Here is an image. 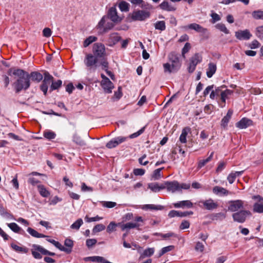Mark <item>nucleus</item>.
Wrapping results in <instances>:
<instances>
[{
	"mask_svg": "<svg viewBox=\"0 0 263 263\" xmlns=\"http://www.w3.org/2000/svg\"><path fill=\"white\" fill-rule=\"evenodd\" d=\"M154 252L155 249L154 248H148L141 253L140 258L143 259L146 257H150L154 254Z\"/></svg>",
	"mask_w": 263,
	"mask_h": 263,
	"instance_id": "nucleus-37",
	"label": "nucleus"
},
{
	"mask_svg": "<svg viewBox=\"0 0 263 263\" xmlns=\"http://www.w3.org/2000/svg\"><path fill=\"white\" fill-rule=\"evenodd\" d=\"M11 248L16 252L22 253H27L29 249L24 246H19L15 243L11 244Z\"/></svg>",
	"mask_w": 263,
	"mask_h": 263,
	"instance_id": "nucleus-32",
	"label": "nucleus"
},
{
	"mask_svg": "<svg viewBox=\"0 0 263 263\" xmlns=\"http://www.w3.org/2000/svg\"><path fill=\"white\" fill-rule=\"evenodd\" d=\"M226 217V214L222 212L213 213L210 215V219L213 221H222Z\"/></svg>",
	"mask_w": 263,
	"mask_h": 263,
	"instance_id": "nucleus-31",
	"label": "nucleus"
},
{
	"mask_svg": "<svg viewBox=\"0 0 263 263\" xmlns=\"http://www.w3.org/2000/svg\"><path fill=\"white\" fill-rule=\"evenodd\" d=\"M154 235L161 236L164 239H166L171 237H177V235L173 232H168L166 234H162L159 233H156L154 234Z\"/></svg>",
	"mask_w": 263,
	"mask_h": 263,
	"instance_id": "nucleus-52",
	"label": "nucleus"
},
{
	"mask_svg": "<svg viewBox=\"0 0 263 263\" xmlns=\"http://www.w3.org/2000/svg\"><path fill=\"white\" fill-rule=\"evenodd\" d=\"M198 205L209 211H213L216 209L218 206L217 202H215L212 198L206 200H200L198 202Z\"/></svg>",
	"mask_w": 263,
	"mask_h": 263,
	"instance_id": "nucleus-7",
	"label": "nucleus"
},
{
	"mask_svg": "<svg viewBox=\"0 0 263 263\" xmlns=\"http://www.w3.org/2000/svg\"><path fill=\"white\" fill-rule=\"evenodd\" d=\"M47 238V241L51 243L52 245H53L56 248L59 249L60 250L62 251H69V250H68L66 249L65 247L63 246L59 242L55 241L54 239H52L50 238H49V237Z\"/></svg>",
	"mask_w": 263,
	"mask_h": 263,
	"instance_id": "nucleus-36",
	"label": "nucleus"
},
{
	"mask_svg": "<svg viewBox=\"0 0 263 263\" xmlns=\"http://www.w3.org/2000/svg\"><path fill=\"white\" fill-rule=\"evenodd\" d=\"M108 19L114 22H119L121 21V18L118 15L116 8L111 7L108 11V14L106 15Z\"/></svg>",
	"mask_w": 263,
	"mask_h": 263,
	"instance_id": "nucleus-19",
	"label": "nucleus"
},
{
	"mask_svg": "<svg viewBox=\"0 0 263 263\" xmlns=\"http://www.w3.org/2000/svg\"><path fill=\"white\" fill-rule=\"evenodd\" d=\"M30 79H31L33 81H35L38 83L43 79V76L39 72L33 71L29 74V80H30Z\"/></svg>",
	"mask_w": 263,
	"mask_h": 263,
	"instance_id": "nucleus-29",
	"label": "nucleus"
},
{
	"mask_svg": "<svg viewBox=\"0 0 263 263\" xmlns=\"http://www.w3.org/2000/svg\"><path fill=\"white\" fill-rule=\"evenodd\" d=\"M12 73L17 78L12 84L16 93H19L23 90H26L29 88L30 80H29V73L27 72L18 68L14 69Z\"/></svg>",
	"mask_w": 263,
	"mask_h": 263,
	"instance_id": "nucleus-2",
	"label": "nucleus"
},
{
	"mask_svg": "<svg viewBox=\"0 0 263 263\" xmlns=\"http://www.w3.org/2000/svg\"><path fill=\"white\" fill-rule=\"evenodd\" d=\"M215 27L220 31L226 34H229V31L226 27L225 25L222 23H218L215 25Z\"/></svg>",
	"mask_w": 263,
	"mask_h": 263,
	"instance_id": "nucleus-54",
	"label": "nucleus"
},
{
	"mask_svg": "<svg viewBox=\"0 0 263 263\" xmlns=\"http://www.w3.org/2000/svg\"><path fill=\"white\" fill-rule=\"evenodd\" d=\"M159 7L161 9L167 11H173L176 10V8L174 6L169 4L168 2L167 1L163 2L159 5Z\"/></svg>",
	"mask_w": 263,
	"mask_h": 263,
	"instance_id": "nucleus-35",
	"label": "nucleus"
},
{
	"mask_svg": "<svg viewBox=\"0 0 263 263\" xmlns=\"http://www.w3.org/2000/svg\"><path fill=\"white\" fill-rule=\"evenodd\" d=\"M168 216L170 218H173L175 217H186V214L184 212H180L176 210H171L168 214Z\"/></svg>",
	"mask_w": 263,
	"mask_h": 263,
	"instance_id": "nucleus-39",
	"label": "nucleus"
},
{
	"mask_svg": "<svg viewBox=\"0 0 263 263\" xmlns=\"http://www.w3.org/2000/svg\"><path fill=\"white\" fill-rule=\"evenodd\" d=\"M101 85L103 88L104 92L106 93H111L112 92V90L114 88V84L109 79L106 81H102L101 82Z\"/></svg>",
	"mask_w": 263,
	"mask_h": 263,
	"instance_id": "nucleus-20",
	"label": "nucleus"
},
{
	"mask_svg": "<svg viewBox=\"0 0 263 263\" xmlns=\"http://www.w3.org/2000/svg\"><path fill=\"white\" fill-rule=\"evenodd\" d=\"M213 193L220 197L226 196L231 194V192L224 187L215 186L213 188Z\"/></svg>",
	"mask_w": 263,
	"mask_h": 263,
	"instance_id": "nucleus-18",
	"label": "nucleus"
},
{
	"mask_svg": "<svg viewBox=\"0 0 263 263\" xmlns=\"http://www.w3.org/2000/svg\"><path fill=\"white\" fill-rule=\"evenodd\" d=\"M62 84V81L60 80H58L56 82H52L50 86L51 90H54L58 89L60 88Z\"/></svg>",
	"mask_w": 263,
	"mask_h": 263,
	"instance_id": "nucleus-56",
	"label": "nucleus"
},
{
	"mask_svg": "<svg viewBox=\"0 0 263 263\" xmlns=\"http://www.w3.org/2000/svg\"><path fill=\"white\" fill-rule=\"evenodd\" d=\"M253 211L256 213H263V204L258 203H254L253 205Z\"/></svg>",
	"mask_w": 263,
	"mask_h": 263,
	"instance_id": "nucleus-53",
	"label": "nucleus"
},
{
	"mask_svg": "<svg viewBox=\"0 0 263 263\" xmlns=\"http://www.w3.org/2000/svg\"><path fill=\"white\" fill-rule=\"evenodd\" d=\"M226 87V86L225 85H222L216 88L215 90L213 89L210 95V98L212 100H219L220 96L223 90V88H225Z\"/></svg>",
	"mask_w": 263,
	"mask_h": 263,
	"instance_id": "nucleus-21",
	"label": "nucleus"
},
{
	"mask_svg": "<svg viewBox=\"0 0 263 263\" xmlns=\"http://www.w3.org/2000/svg\"><path fill=\"white\" fill-rule=\"evenodd\" d=\"M7 226L14 233H20L21 231H23L21 228L14 222L7 223Z\"/></svg>",
	"mask_w": 263,
	"mask_h": 263,
	"instance_id": "nucleus-41",
	"label": "nucleus"
},
{
	"mask_svg": "<svg viewBox=\"0 0 263 263\" xmlns=\"http://www.w3.org/2000/svg\"><path fill=\"white\" fill-rule=\"evenodd\" d=\"M117 227H120L118 223H116L115 221L110 222L107 227L106 231L108 233H111L114 231H116Z\"/></svg>",
	"mask_w": 263,
	"mask_h": 263,
	"instance_id": "nucleus-42",
	"label": "nucleus"
},
{
	"mask_svg": "<svg viewBox=\"0 0 263 263\" xmlns=\"http://www.w3.org/2000/svg\"><path fill=\"white\" fill-rule=\"evenodd\" d=\"M43 135L45 138L48 140L53 139L56 137V134L54 132L49 130L45 131Z\"/></svg>",
	"mask_w": 263,
	"mask_h": 263,
	"instance_id": "nucleus-48",
	"label": "nucleus"
},
{
	"mask_svg": "<svg viewBox=\"0 0 263 263\" xmlns=\"http://www.w3.org/2000/svg\"><path fill=\"white\" fill-rule=\"evenodd\" d=\"M114 27V23L109 20L107 16H104L98 23L96 28L99 30V34H102L111 30Z\"/></svg>",
	"mask_w": 263,
	"mask_h": 263,
	"instance_id": "nucleus-4",
	"label": "nucleus"
},
{
	"mask_svg": "<svg viewBox=\"0 0 263 263\" xmlns=\"http://www.w3.org/2000/svg\"><path fill=\"white\" fill-rule=\"evenodd\" d=\"M105 259L101 256H94L87 257L84 258V260L86 261H91L92 262H102L105 263Z\"/></svg>",
	"mask_w": 263,
	"mask_h": 263,
	"instance_id": "nucleus-34",
	"label": "nucleus"
},
{
	"mask_svg": "<svg viewBox=\"0 0 263 263\" xmlns=\"http://www.w3.org/2000/svg\"><path fill=\"white\" fill-rule=\"evenodd\" d=\"M229 204L228 210L234 212L243 208L244 201L241 200H231Z\"/></svg>",
	"mask_w": 263,
	"mask_h": 263,
	"instance_id": "nucleus-12",
	"label": "nucleus"
},
{
	"mask_svg": "<svg viewBox=\"0 0 263 263\" xmlns=\"http://www.w3.org/2000/svg\"><path fill=\"white\" fill-rule=\"evenodd\" d=\"M44 74V78L42 84L40 86V88L44 92V94L46 95L48 90V85L50 84L53 78L48 72H45Z\"/></svg>",
	"mask_w": 263,
	"mask_h": 263,
	"instance_id": "nucleus-11",
	"label": "nucleus"
},
{
	"mask_svg": "<svg viewBox=\"0 0 263 263\" xmlns=\"http://www.w3.org/2000/svg\"><path fill=\"white\" fill-rule=\"evenodd\" d=\"M121 39V36L119 35L118 33H111L109 35L107 45L112 47L120 41Z\"/></svg>",
	"mask_w": 263,
	"mask_h": 263,
	"instance_id": "nucleus-16",
	"label": "nucleus"
},
{
	"mask_svg": "<svg viewBox=\"0 0 263 263\" xmlns=\"http://www.w3.org/2000/svg\"><path fill=\"white\" fill-rule=\"evenodd\" d=\"M164 72H168L169 73L176 72L177 69H173L172 65L170 63H165L163 64Z\"/></svg>",
	"mask_w": 263,
	"mask_h": 263,
	"instance_id": "nucleus-55",
	"label": "nucleus"
},
{
	"mask_svg": "<svg viewBox=\"0 0 263 263\" xmlns=\"http://www.w3.org/2000/svg\"><path fill=\"white\" fill-rule=\"evenodd\" d=\"M213 155L214 152H212L210 155L206 159L200 160L198 162V167L199 168H201L203 166H204L207 163L210 162L212 160Z\"/></svg>",
	"mask_w": 263,
	"mask_h": 263,
	"instance_id": "nucleus-43",
	"label": "nucleus"
},
{
	"mask_svg": "<svg viewBox=\"0 0 263 263\" xmlns=\"http://www.w3.org/2000/svg\"><path fill=\"white\" fill-rule=\"evenodd\" d=\"M83 223V220L81 218H79L70 226V228L73 230H79Z\"/></svg>",
	"mask_w": 263,
	"mask_h": 263,
	"instance_id": "nucleus-45",
	"label": "nucleus"
},
{
	"mask_svg": "<svg viewBox=\"0 0 263 263\" xmlns=\"http://www.w3.org/2000/svg\"><path fill=\"white\" fill-rule=\"evenodd\" d=\"M122 87L119 86L118 88V90L115 91L114 96L112 98V99L114 101L119 100L122 96Z\"/></svg>",
	"mask_w": 263,
	"mask_h": 263,
	"instance_id": "nucleus-47",
	"label": "nucleus"
},
{
	"mask_svg": "<svg viewBox=\"0 0 263 263\" xmlns=\"http://www.w3.org/2000/svg\"><path fill=\"white\" fill-rule=\"evenodd\" d=\"M150 14L148 12L143 10L134 11L132 14V18L134 21H143L149 17Z\"/></svg>",
	"mask_w": 263,
	"mask_h": 263,
	"instance_id": "nucleus-10",
	"label": "nucleus"
},
{
	"mask_svg": "<svg viewBox=\"0 0 263 263\" xmlns=\"http://www.w3.org/2000/svg\"><path fill=\"white\" fill-rule=\"evenodd\" d=\"M102 219H103L102 217H100L98 215L96 216V217H91V218L89 217L87 215H86L85 217V220L87 222H93V221H99Z\"/></svg>",
	"mask_w": 263,
	"mask_h": 263,
	"instance_id": "nucleus-61",
	"label": "nucleus"
},
{
	"mask_svg": "<svg viewBox=\"0 0 263 263\" xmlns=\"http://www.w3.org/2000/svg\"><path fill=\"white\" fill-rule=\"evenodd\" d=\"M31 252L33 257L37 259H40L42 258V254L50 256H54L55 255L54 253L50 252L44 248L43 247L35 244L32 245Z\"/></svg>",
	"mask_w": 263,
	"mask_h": 263,
	"instance_id": "nucleus-5",
	"label": "nucleus"
},
{
	"mask_svg": "<svg viewBox=\"0 0 263 263\" xmlns=\"http://www.w3.org/2000/svg\"><path fill=\"white\" fill-rule=\"evenodd\" d=\"M202 61V57L199 53L195 54L190 60V63L188 66V71L189 72H193L197 66Z\"/></svg>",
	"mask_w": 263,
	"mask_h": 263,
	"instance_id": "nucleus-9",
	"label": "nucleus"
},
{
	"mask_svg": "<svg viewBox=\"0 0 263 263\" xmlns=\"http://www.w3.org/2000/svg\"><path fill=\"white\" fill-rule=\"evenodd\" d=\"M164 169V167H161V168H158V169H156L155 170L154 172H153V177L155 179H158L159 178H161V171Z\"/></svg>",
	"mask_w": 263,
	"mask_h": 263,
	"instance_id": "nucleus-59",
	"label": "nucleus"
},
{
	"mask_svg": "<svg viewBox=\"0 0 263 263\" xmlns=\"http://www.w3.org/2000/svg\"><path fill=\"white\" fill-rule=\"evenodd\" d=\"M210 16L212 17L211 23L213 24H214L216 22H218L221 20V17L220 15L215 12H212L210 14Z\"/></svg>",
	"mask_w": 263,
	"mask_h": 263,
	"instance_id": "nucleus-60",
	"label": "nucleus"
},
{
	"mask_svg": "<svg viewBox=\"0 0 263 263\" xmlns=\"http://www.w3.org/2000/svg\"><path fill=\"white\" fill-rule=\"evenodd\" d=\"M252 15L254 19L263 20V11H254L252 13Z\"/></svg>",
	"mask_w": 263,
	"mask_h": 263,
	"instance_id": "nucleus-49",
	"label": "nucleus"
},
{
	"mask_svg": "<svg viewBox=\"0 0 263 263\" xmlns=\"http://www.w3.org/2000/svg\"><path fill=\"white\" fill-rule=\"evenodd\" d=\"M191 48V45L189 43H186L182 49V57L185 58V54L187 53Z\"/></svg>",
	"mask_w": 263,
	"mask_h": 263,
	"instance_id": "nucleus-63",
	"label": "nucleus"
},
{
	"mask_svg": "<svg viewBox=\"0 0 263 263\" xmlns=\"http://www.w3.org/2000/svg\"><path fill=\"white\" fill-rule=\"evenodd\" d=\"M174 248V246H168L165 247H163L159 252L158 257H160L166 253L172 251Z\"/></svg>",
	"mask_w": 263,
	"mask_h": 263,
	"instance_id": "nucleus-51",
	"label": "nucleus"
},
{
	"mask_svg": "<svg viewBox=\"0 0 263 263\" xmlns=\"http://www.w3.org/2000/svg\"><path fill=\"white\" fill-rule=\"evenodd\" d=\"M148 188L153 192H158L164 189V183L159 184L157 182H152L148 184Z\"/></svg>",
	"mask_w": 263,
	"mask_h": 263,
	"instance_id": "nucleus-23",
	"label": "nucleus"
},
{
	"mask_svg": "<svg viewBox=\"0 0 263 263\" xmlns=\"http://www.w3.org/2000/svg\"><path fill=\"white\" fill-rule=\"evenodd\" d=\"M105 229V226L104 224H98L93 227L92 229V232L94 233H96L97 232H100L101 231L104 230Z\"/></svg>",
	"mask_w": 263,
	"mask_h": 263,
	"instance_id": "nucleus-58",
	"label": "nucleus"
},
{
	"mask_svg": "<svg viewBox=\"0 0 263 263\" xmlns=\"http://www.w3.org/2000/svg\"><path fill=\"white\" fill-rule=\"evenodd\" d=\"M93 54H87L84 60V63L87 71L89 72H95L98 66L99 58L105 59L106 54L105 46L101 43H96L93 45Z\"/></svg>",
	"mask_w": 263,
	"mask_h": 263,
	"instance_id": "nucleus-1",
	"label": "nucleus"
},
{
	"mask_svg": "<svg viewBox=\"0 0 263 263\" xmlns=\"http://www.w3.org/2000/svg\"><path fill=\"white\" fill-rule=\"evenodd\" d=\"M134 220L136 222V223L127 222L123 223L122 222H119V225H120L121 230L125 231L134 228H138L140 226V224L138 222H143L144 221V219L141 216L136 217Z\"/></svg>",
	"mask_w": 263,
	"mask_h": 263,
	"instance_id": "nucleus-6",
	"label": "nucleus"
},
{
	"mask_svg": "<svg viewBox=\"0 0 263 263\" xmlns=\"http://www.w3.org/2000/svg\"><path fill=\"white\" fill-rule=\"evenodd\" d=\"M142 209L145 210H162L164 209V206L161 205H155L152 204H145L143 205Z\"/></svg>",
	"mask_w": 263,
	"mask_h": 263,
	"instance_id": "nucleus-38",
	"label": "nucleus"
},
{
	"mask_svg": "<svg viewBox=\"0 0 263 263\" xmlns=\"http://www.w3.org/2000/svg\"><path fill=\"white\" fill-rule=\"evenodd\" d=\"M176 208H191L193 206V203L190 200L180 201L173 204Z\"/></svg>",
	"mask_w": 263,
	"mask_h": 263,
	"instance_id": "nucleus-24",
	"label": "nucleus"
},
{
	"mask_svg": "<svg viewBox=\"0 0 263 263\" xmlns=\"http://www.w3.org/2000/svg\"><path fill=\"white\" fill-rule=\"evenodd\" d=\"M233 110L229 109L227 115L222 119L221 121V126L224 128H226L228 126V124L230 121V119L233 115Z\"/></svg>",
	"mask_w": 263,
	"mask_h": 263,
	"instance_id": "nucleus-26",
	"label": "nucleus"
},
{
	"mask_svg": "<svg viewBox=\"0 0 263 263\" xmlns=\"http://www.w3.org/2000/svg\"><path fill=\"white\" fill-rule=\"evenodd\" d=\"M64 245L67 247V248H66V249H67L68 250H69V251H65V252L67 253L71 252V249L73 246V241L70 239L66 238L64 241Z\"/></svg>",
	"mask_w": 263,
	"mask_h": 263,
	"instance_id": "nucleus-50",
	"label": "nucleus"
},
{
	"mask_svg": "<svg viewBox=\"0 0 263 263\" xmlns=\"http://www.w3.org/2000/svg\"><path fill=\"white\" fill-rule=\"evenodd\" d=\"M37 189L40 194L43 197H48L50 195V192L46 190L43 185H37Z\"/></svg>",
	"mask_w": 263,
	"mask_h": 263,
	"instance_id": "nucleus-40",
	"label": "nucleus"
},
{
	"mask_svg": "<svg viewBox=\"0 0 263 263\" xmlns=\"http://www.w3.org/2000/svg\"><path fill=\"white\" fill-rule=\"evenodd\" d=\"M256 34L259 39H263V26H259L256 28Z\"/></svg>",
	"mask_w": 263,
	"mask_h": 263,
	"instance_id": "nucleus-64",
	"label": "nucleus"
},
{
	"mask_svg": "<svg viewBox=\"0 0 263 263\" xmlns=\"http://www.w3.org/2000/svg\"><path fill=\"white\" fill-rule=\"evenodd\" d=\"M183 28L185 29H193L198 32L202 33L203 34H206L208 32V29L206 28H203L200 25L196 23L189 24L187 26H184Z\"/></svg>",
	"mask_w": 263,
	"mask_h": 263,
	"instance_id": "nucleus-15",
	"label": "nucleus"
},
{
	"mask_svg": "<svg viewBox=\"0 0 263 263\" xmlns=\"http://www.w3.org/2000/svg\"><path fill=\"white\" fill-rule=\"evenodd\" d=\"M217 69L216 65L214 63H210L206 69V76L208 78H211L215 73Z\"/></svg>",
	"mask_w": 263,
	"mask_h": 263,
	"instance_id": "nucleus-30",
	"label": "nucleus"
},
{
	"mask_svg": "<svg viewBox=\"0 0 263 263\" xmlns=\"http://www.w3.org/2000/svg\"><path fill=\"white\" fill-rule=\"evenodd\" d=\"M27 231L30 235L35 238L49 237L48 236L45 235L41 233H39L36 230L30 227L28 228Z\"/></svg>",
	"mask_w": 263,
	"mask_h": 263,
	"instance_id": "nucleus-33",
	"label": "nucleus"
},
{
	"mask_svg": "<svg viewBox=\"0 0 263 263\" xmlns=\"http://www.w3.org/2000/svg\"><path fill=\"white\" fill-rule=\"evenodd\" d=\"M126 139V137H116L107 142L106 144V146L109 149L116 147L120 143L124 142Z\"/></svg>",
	"mask_w": 263,
	"mask_h": 263,
	"instance_id": "nucleus-14",
	"label": "nucleus"
},
{
	"mask_svg": "<svg viewBox=\"0 0 263 263\" xmlns=\"http://www.w3.org/2000/svg\"><path fill=\"white\" fill-rule=\"evenodd\" d=\"M98 38L96 36H89L84 40L83 43V46L84 47H87L92 43L96 42Z\"/></svg>",
	"mask_w": 263,
	"mask_h": 263,
	"instance_id": "nucleus-44",
	"label": "nucleus"
},
{
	"mask_svg": "<svg viewBox=\"0 0 263 263\" xmlns=\"http://www.w3.org/2000/svg\"><path fill=\"white\" fill-rule=\"evenodd\" d=\"M145 129V126L141 128L140 130H139L138 132L134 133L130 135H129V138L130 139L135 138L138 136H139L140 135H141L142 133H144Z\"/></svg>",
	"mask_w": 263,
	"mask_h": 263,
	"instance_id": "nucleus-62",
	"label": "nucleus"
},
{
	"mask_svg": "<svg viewBox=\"0 0 263 263\" xmlns=\"http://www.w3.org/2000/svg\"><path fill=\"white\" fill-rule=\"evenodd\" d=\"M100 65L102 66V69L105 70L107 75H108L111 78V79L113 80L114 75L110 71L108 70L109 67V64L106 59H102L100 62Z\"/></svg>",
	"mask_w": 263,
	"mask_h": 263,
	"instance_id": "nucleus-25",
	"label": "nucleus"
},
{
	"mask_svg": "<svg viewBox=\"0 0 263 263\" xmlns=\"http://www.w3.org/2000/svg\"><path fill=\"white\" fill-rule=\"evenodd\" d=\"M119 7L122 11H127L129 10V4L122 1L119 4Z\"/></svg>",
	"mask_w": 263,
	"mask_h": 263,
	"instance_id": "nucleus-57",
	"label": "nucleus"
},
{
	"mask_svg": "<svg viewBox=\"0 0 263 263\" xmlns=\"http://www.w3.org/2000/svg\"><path fill=\"white\" fill-rule=\"evenodd\" d=\"M191 128L187 126L183 128L179 137V141L181 143H186L187 142L186 137L189 133L191 132Z\"/></svg>",
	"mask_w": 263,
	"mask_h": 263,
	"instance_id": "nucleus-28",
	"label": "nucleus"
},
{
	"mask_svg": "<svg viewBox=\"0 0 263 263\" xmlns=\"http://www.w3.org/2000/svg\"><path fill=\"white\" fill-rule=\"evenodd\" d=\"M164 189H166L168 192L174 193L180 192L182 189L187 190L190 187V184H180L177 181H165L164 182Z\"/></svg>",
	"mask_w": 263,
	"mask_h": 263,
	"instance_id": "nucleus-3",
	"label": "nucleus"
},
{
	"mask_svg": "<svg viewBox=\"0 0 263 263\" xmlns=\"http://www.w3.org/2000/svg\"><path fill=\"white\" fill-rule=\"evenodd\" d=\"M155 28L156 29L161 31H164L166 29L165 23L163 21H160L157 22L155 24Z\"/></svg>",
	"mask_w": 263,
	"mask_h": 263,
	"instance_id": "nucleus-46",
	"label": "nucleus"
},
{
	"mask_svg": "<svg viewBox=\"0 0 263 263\" xmlns=\"http://www.w3.org/2000/svg\"><path fill=\"white\" fill-rule=\"evenodd\" d=\"M233 93V90L226 89L223 90L220 98V100L222 104H221V107H223L226 103V100L229 96L231 95Z\"/></svg>",
	"mask_w": 263,
	"mask_h": 263,
	"instance_id": "nucleus-27",
	"label": "nucleus"
},
{
	"mask_svg": "<svg viewBox=\"0 0 263 263\" xmlns=\"http://www.w3.org/2000/svg\"><path fill=\"white\" fill-rule=\"evenodd\" d=\"M168 59L173 69L178 70L181 65L179 55L175 52H172L168 55Z\"/></svg>",
	"mask_w": 263,
	"mask_h": 263,
	"instance_id": "nucleus-13",
	"label": "nucleus"
},
{
	"mask_svg": "<svg viewBox=\"0 0 263 263\" xmlns=\"http://www.w3.org/2000/svg\"><path fill=\"white\" fill-rule=\"evenodd\" d=\"M252 123L253 122L251 120L243 118L236 123V126L240 129H244L252 125Z\"/></svg>",
	"mask_w": 263,
	"mask_h": 263,
	"instance_id": "nucleus-22",
	"label": "nucleus"
},
{
	"mask_svg": "<svg viewBox=\"0 0 263 263\" xmlns=\"http://www.w3.org/2000/svg\"><path fill=\"white\" fill-rule=\"evenodd\" d=\"M251 36L250 31L247 29L235 32V36L239 40H248L250 39Z\"/></svg>",
	"mask_w": 263,
	"mask_h": 263,
	"instance_id": "nucleus-17",
	"label": "nucleus"
},
{
	"mask_svg": "<svg viewBox=\"0 0 263 263\" xmlns=\"http://www.w3.org/2000/svg\"><path fill=\"white\" fill-rule=\"evenodd\" d=\"M251 215V212L248 210H240L239 212L234 213L232 215L234 221L239 223H243L245 221L247 217Z\"/></svg>",
	"mask_w": 263,
	"mask_h": 263,
	"instance_id": "nucleus-8",
	"label": "nucleus"
}]
</instances>
